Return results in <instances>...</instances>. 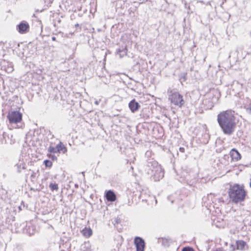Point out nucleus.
I'll list each match as a JSON object with an SVG mask.
<instances>
[{
  "label": "nucleus",
  "instance_id": "1",
  "mask_svg": "<svg viewBox=\"0 0 251 251\" xmlns=\"http://www.w3.org/2000/svg\"><path fill=\"white\" fill-rule=\"evenodd\" d=\"M217 121L224 133L231 135L236 127L234 112L231 110L220 112L217 116Z\"/></svg>",
  "mask_w": 251,
  "mask_h": 251
},
{
  "label": "nucleus",
  "instance_id": "2",
  "mask_svg": "<svg viewBox=\"0 0 251 251\" xmlns=\"http://www.w3.org/2000/svg\"><path fill=\"white\" fill-rule=\"evenodd\" d=\"M145 170L149 175L151 176L154 181H159L164 176V172L160 165L153 159L149 160Z\"/></svg>",
  "mask_w": 251,
  "mask_h": 251
},
{
  "label": "nucleus",
  "instance_id": "3",
  "mask_svg": "<svg viewBox=\"0 0 251 251\" xmlns=\"http://www.w3.org/2000/svg\"><path fill=\"white\" fill-rule=\"evenodd\" d=\"M228 195L230 201L237 203L245 200L246 193L243 186L234 184L230 186L228 190Z\"/></svg>",
  "mask_w": 251,
  "mask_h": 251
},
{
  "label": "nucleus",
  "instance_id": "4",
  "mask_svg": "<svg viewBox=\"0 0 251 251\" xmlns=\"http://www.w3.org/2000/svg\"><path fill=\"white\" fill-rule=\"evenodd\" d=\"M168 93L169 99L172 103L179 107H181L184 104V100L183 99V97L178 92L170 90L168 91Z\"/></svg>",
  "mask_w": 251,
  "mask_h": 251
},
{
  "label": "nucleus",
  "instance_id": "5",
  "mask_svg": "<svg viewBox=\"0 0 251 251\" xmlns=\"http://www.w3.org/2000/svg\"><path fill=\"white\" fill-rule=\"evenodd\" d=\"M7 118L10 124H17L21 122L22 119V114L17 111H9Z\"/></svg>",
  "mask_w": 251,
  "mask_h": 251
},
{
  "label": "nucleus",
  "instance_id": "6",
  "mask_svg": "<svg viewBox=\"0 0 251 251\" xmlns=\"http://www.w3.org/2000/svg\"><path fill=\"white\" fill-rule=\"evenodd\" d=\"M134 242L136 246V251H144L145 243L144 240L142 238L136 237Z\"/></svg>",
  "mask_w": 251,
  "mask_h": 251
},
{
  "label": "nucleus",
  "instance_id": "7",
  "mask_svg": "<svg viewBox=\"0 0 251 251\" xmlns=\"http://www.w3.org/2000/svg\"><path fill=\"white\" fill-rule=\"evenodd\" d=\"M29 29V24L25 21H23L17 25V30L21 34H25L28 32Z\"/></svg>",
  "mask_w": 251,
  "mask_h": 251
},
{
  "label": "nucleus",
  "instance_id": "8",
  "mask_svg": "<svg viewBox=\"0 0 251 251\" xmlns=\"http://www.w3.org/2000/svg\"><path fill=\"white\" fill-rule=\"evenodd\" d=\"M1 68L8 73H11L13 71L12 64L10 62L3 60L1 62Z\"/></svg>",
  "mask_w": 251,
  "mask_h": 251
},
{
  "label": "nucleus",
  "instance_id": "9",
  "mask_svg": "<svg viewBox=\"0 0 251 251\" xmlns=\"http://www.w3.org/2000/svg\"><path fill=\"white\" fill-rule=\"evenodd\" d=\"M128 106L130 110L132 112H134L139 109L140 105L135 100H133L129 103Z\"/></svg>",
  "mask_w": 251,
  "mask_h": 251
},
{
  "label": "nucleus",
  "instance_id": "10",
  "mask_svg": "<svg viewBox=\"0 0 251 251\" xmlns=\"http://www.w3.org/2000/svg\"><path fill=\"white\" fill-rule=\"evenodd\" d=\"M232 159L234 161H238L241 159V155L239 152L235 149H232L230 152Z\"/></svg>",
  "mask_w": 251,
  "mask_h": 251
},
{
  "label": "nucleus",
  "instance_id": "11",
  "mask_svg": "<svg viewBox=\"0 0 251 251\" xmlns=\"http://www.w3.org/2000/svg\"><path fill=\"white\" fill-rule=\"evenodd\" d=\"M107 200L109 201H114L116 199V196L115 193L111 190L107 191L105 194Z\"/></svg>",
  "mask_w": 251,
  "mask_h": 251
},
{
  "label": "nucleus",
  "instance_id": "12",
  "mask_svg": "<svg viewBox=\"0 0 251 251\" xmlns=\"http://www.w3.org/2000/svg\"><path fill=\"white\" fill-rule=\"evenodd\" d=\"M237 249L240 250H245L247 248L246 243L243 240H238L236 241Z\"/></svg>",
  "mask_w": 251,
  "mask_h": 251
},
{
  "label": "nucleus",
  "instance_id": "13",
  "mask_svg": "<svg viewBox=\"0 0 251 251\" xmlns=\"http://www.w3.org/2000/svg\"><path fill=\"white\" fill-rule=\"evenodd\" d=\"M57 152L60 153L62 152L63 153H65L67 151V149L64 146V145L61 143L60 142L56 146Z\"/></svg>",
  "mask_w": 251,
  "mask_h": 251
},
{
  "label": "nucleus",
  "instance_id": "14",
  "mask_svg": "<svg viewBox=\"0 0 251 251\" xmlns=\"http://www.w3.org/2000/svg\"><path fill=\"white\" fill-rule=\"evenodd\" d=\"M83 236L89 237L92 234V230L90 228H85L81 231Z\"/></svg>",
  "mask_w": 251,
  "mask_h": 251
},
{
  "label": "nucleus",
  "instance_id": "15",
  "mask_svg": "<svg viewBox=\"0 0 251 251\" xmlns=\"http://www.w3.org/2000/svg\"><path fill=\"white\" fill-rule=\"evenodd\" d=\"M117 54H119L120 58L126 55L127 49L126 48H123L122 49H119L117 51Z\"/></svg>",
  "mask_w": 251,
  "mask_h": 251
},
{
  "label": "nucleus",
  "instance_id": "16",
  "mask_svg": "<svg viewBox=\"0 0 251 251\" xmlns=\"http://www.w3.org/2000/svg\"><path fill=\"white\" fill-rule=\"evenodd\" d=\"M18 171L21 172L22 170L25 169V164L22 161H19V162L16 165Z\"/></svg>",
  "mask_w": 251,
  "mask_h": 251
},
{
  "label": "nucleus",
  "instance_id": "17",
  "mask_svg": "<svg viewBox=\"0 0 251 251\" xmlns=\"http://www.w3.org/2000/svg\"><path fill=\"white\" fill-rule=\"evenodd\" d=\"M48 151L50 153H57V148L56 147L55 148L52 146H50L48 149Z\"/></svg>",
  "mask_w": 251,
  "mask_h": 251
},
{
  "label": "nucleus",
  "instance_id": "18",
  "mask_svg": "<svg viewBox=\"0 0 251 251\" xmlns=\"http://www.w3.org/2000/svg\"><path fill=\"white\" fill-rule=\"evenodd\" d=\"M51 190H57L58 189V185L55 183H50L49 186Z\"/></svg>",
  "mask_w": 251,
  "mask_h": 251
},
{
  "label": "nucleus",
  "instance_id": "19",
  "mask_svg": "<svg viewBox=\"0 0 251 251\" xmlns=\"http://www.w3.org/2000/svg\"><path fill=\"white\" fill-rule=\"evenodd\" d=\"M44 164L47 167H51L52 166V162L49 160H45L44 161Z\"/></svg>",
  "mask_w": 251,
  "mask_h": 251
},
{
  "label": "nucleus",
  "instance_id": "20",
  "mask_svg": "<svg viewBox=\"0 0 251 251\" xmlns=\"http://www.w3.org/2000/svg\"><path fill=\"white\" fill-rule=\"evenodd\" d=\"M245 109L246 111L249 113H251V101L249 103V104H247L245 106Z\"/></svg>",
  "mask_w": 251,
  "mask_h": 251
},
{
  "label": "nucleus",
  "instance_id": "21",
  "mask_svg": "<svg viewBox=\"0 0 251 251\" xmlns=\"http://www.w3.org/2000/svg\"><path fill=\"white\" fill-rule=\"evenodd\" d=\"M182 251H194V250L190 247H185L183 249Z\"/></svg>",
  "mask_w": 251,
  "mask_h": 251
},
{
  "label": "nucleus",
  "instance_id": "22",
  "mask_svg": "<svg viewBox=\"0 0 251 251\" xmlns=\"http://www.w3.org/2000/svg\"><path fill=\"white\" fill-rule=\"evenodd\" d=\"M48 156L51 158L52 160H56L57 159V157L54 155H51V154H48Z\"/></svg>",
  "mask_w": 251,
  "mask_h": 251
},
{
  "label": "nucleus",
  "instance_id": "23",
  "mask_svg": "<svg viewBox=\"0 0 251 251\" xmlns=\"http://www.w3.org/2000/svg\"><path fill=\"white\" fill-rule=\"evenodd\" d=\"M179 151H180V152H184V151H185V149H184V148L180 147V148H179Z\"/></svg>",
  "mask_w": 251,
  "mask_h": 251
},
{
  "label": "nucleus",
  "instance_id": "24",
  "mask_svg": "<svg viewBox=\"0 0 251 251\" xmlns=\"http://www.w3.org/2000/svg\"><path fill=\"white\" fill-rule=\"evenodd\" d=\"M213 251H224L223 249L219 248V249H217Z\"/></svg>",
  "mask_w": 251,
  "mask_h": 251
},
{
  "label": "nucleus",
  "instance_id": "25",
  "mask_svg": "<svg viewBox=\"0 0 251 251\" xmlns=\"http://www.w3.org/2000/svg\"><path fill=\"white\" fill-rule=\"evenodd\" d=\"M214 102H215L216 101H217V97H215V98H214Z\"/></svg>",
  "mask_w": 251,
  "mask_h": 251
},
{
  "label": "nucleus",
  "instance_id": "26",
  "mask_svg": "<svg viewBox=\"0 0 251 251\" xmlns=\"http://www.w3.org/2000/svg\"><path fill=\"white\" fill-rule=\"evenodd\" d=\"M95 103L96 104L98 105V104H99V102L98 101L96 100V101H95Z\"/></svg>",
  "mask_w": 251,
  "mask_h": 251
},
{
  "label": "nucleus",
  "instance_id": "27",
  "mask_svg": "<svg viewBox=\"0 0 251 251\" xmlns=\"http://www.w3.org/2000/svg\"><path fill=\"white\" fill-rule=\"evenodd\" d=\"M52 40L53 41H55V40H56L55 37H52Z\"/></svg>",
  "mask_w": 251,
  "mask_h": 251
},
{
  "label": "nucleus",
  "instance_id": "28",
  "mask_svg": "<svg viewBox=\"0 0 251 251\" xmlns=\"http://www.w3.org/2000/svg\"><path fill=\"white\" fill-rule=\"evenodd\" d=\"M78 25H78V24H76V25H75V26H78Z\"/></svg>",
  "mask_w": 251,
  "mask_h": 251
},
{
  "label": "nucleus",
  "instance_id": "29",
  "mask_svg": "<svg viewBox=\"0 0 251 251\" xmlns=\"http://www.w3.org/2000/svg\"><path fill=\"white\" fill-rule=\"evenodd\" d=\"M215 93H216V94L218 95V93L217 92H216Z\"/></svg>",
  "mask_w": 251,
  "mask_h": 251
}]
</instances>
